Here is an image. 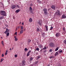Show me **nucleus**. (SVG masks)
Instances as JSON below:
<instances>
[{
	"instance_id": "nucleus-1",
	"label": "nucleus",
	"mask_w": 66,
	"mask_h": 66,
	"mask_svg": "<svg viewBox=\"0 0 66 66\" xmlns=\"http://www.w3.org/2000/svg\"><path fill=\"white\" fill-rule=\"evenodd\" d=\"M0 14L1 15H3V16H6V12L4 11H0Z\"/></svg>"
},
{
	"instance_id": "nucleus-2",
	"label": "nucleus",
	"mask_w": 66,
	"mask_h": 66,
	"mask_svg": "<svg viewBox=\"0 0 66 66\" xmlns=\"http://www.w3.org/2000/svg\"><path fill=\"white\" fill-rule=\"evenodd\" d=\"M44 13L45 15H47L48 14V12H47V9L45 8L43 9Z\"/></svg>"
},
{
	"instance_id": "nucleus-3",
	"label": "nucleus",
	"mask_w": 66,
	"mask_h": 66,
	"mask_svg": "<svg viewBox=\"0 0 66 66\" xmlns=\"http://www.w3.org/2000/svg\"><path fill=\"white\" fill-rule=\"evenodd\" d=\"M55 14L57 16H59V15H60V11L57 10V11H56L55 12Z\"/></svg>"
},
{
	"instance_id": "nucleus-4",
	"label": "nucleus",
	"mask_w": 66,
	"mask_h": 66,
	"mask_svg": "<svg viewBox=\"0 0 66 66\" xmlns=\"http://www.w3.org/2000/svg\"><path fill=\"white\" fill-rule=\"evenodd\" d=\"M55 7L56 6L54 5H52L51 6V8L52 9H53V10H55Z\"/></svg>"
},
{
	"instance_id": "nucleus-5",
	"label": "nucleus",
	"mask_w": 66,
	"mask_h": 66,
	"mask_svg": "<svg viewBox=\"0 0 66 66\" xmlns=\"http://www.w3.org/2000/svg\"><path fill=\"white\" fill-rule=\"evenodd\" d=\"M60 33L59 32H57L55 36L56 37H59L60 35Z\"/></svg>"
},
{
	"instance_id": "nucleus-6",
	"label": "nucleus",
	"mask_w": 66,
	"mask_h": 66,
	"mask_svg": "<svg viewBox=\"0 0 66 66\" xmlns=\"http://www.w3.org/2000/svg\"><path fill=\"white\" fill-rule=\"evenodd\" d=\"M49 45L51 47H53L54 46V43H50L49 44Z\"/></svg>"
},
{
	"instance_id": "nucleus-7",
	"label": "nucleus",
	"mask_w": 66,
	"mask_h": 66,
	"mask_svg": "<svg viewBox=\"0 0 66 66\" xmlns=\"http://www.w3.org/2000/svg\"><path fill=\"white\" fill-rule=\"evenodd\" d=\"M62 19H65L66 18V16L64 15H62Z\"/></svg>"
},
{
	"instance_id": "nucleus-8",
	"label": "nucleus",
	"mask_w": 66,
	"mask_h": 66,
	"mask_svg": "<svg viewBox=\"0 0 66 66\" xmlns=\"http://www.w3.org/2000/svg\"><path fill=\"white\" fill-rule=\"evenodd\" d=\"M9 32V30L8 29H7V28H6V30L5 32H4V33L5 34H6L7 33V32Z\"/></svg>"
},
{
	"instance_id": "nucleus-9",
	"label": "nucleus",
	"mask_w": 66,
	"mask_h": 66,
	"mask_svg": "<svg viewBox=\"0 0 66 66\" xmlns=\"http://www.w3.org/2000/svg\"><path fill=\"white\" fill-rule=\"evenodd\" d=\"M45 27L46 28V31H47L48 30V26L47 25L45 26Z\"/></svg>"
},
{
	"instance_id": "nucleus-10",
	"label": "nucleus",
	"mask_w": 66,
	"mask_h": 66,
	"mask_svg": "<svg viewBox=\"0 0 66 66\" xmlns=\"http://www.w3.org/2000/svg\"><path fill=\"white\" fill-rule=\"evenodd\" d=\"M26 63V61L25 60H23L22 62V64L23 65H25Z\"/></svg>"
},
{
	"instance_id": "nucleus-11",
	"label": "nucleus",
	"mask_w": 66,
	"mask_h": 66,
	"mask_svg": "<svg viewBox=\"0 0 66 66\" xmlns=\"http://www.w3.org/2000/svg\"><path fill=\"white\" fill-rule=\"evenodd\" d=\"M38 47L39 48H43V45H38Z\"/></svg>"
},
{
	"instance_id": "nucleus-12",
	"label": "nucleus",
	"mask_w": 66,
	"mask_h": 66,
	"mask_svg": "<svg viewBox=\"0 0 66 66\" xmlns=\"http://www.w3.org/2000/svg\"><path fill=\"white\" fill-rule=\"evenodd\" d=\"M38 24H39L41 26L42 24V22L41 21H39L38 22Z\"/></svg>"
},
{
	"instance_id": "nucleus-13",
	"label": "nucleus",
	"mask_w": 66,
	"mask_h": 66,
	"mask_svg": "<svg viewBox=\"0 0 66 66\" xmlns=\"http://www.w3.org/2000/svg\"><path fill=\"white\" fill-rule=\"evenodd\" d=\"M63 31H64V33L66 32V30H65V28L64 27H63Z\"/></svg>"
},
{
	"instance_id": "nucleus-14",
	"label": "nucleus",
	"mask_w": 66,
	"mask_h": 66,
	"mask_svg": "<svg viewBox=\"0 0 66 66\" xmlns=\"http://www.w3.org/2000/svg\"><path fill=\"white\" fill-rule=\"evenodd\" d=\"M59 54V53H58V52H56L55 53V56H57V55H58Z\"/></svg>"
},
{
	"instance_id": "nucleus-15",
	"label": "nucleus",
	"mask_w": 66,
	"mask_h": 66,
	"mask_svg": "<svg viewBox=\"0 0 66 66\" xmlns=\"http://www.w3.org/2000/svg\"><path fill=\"white\" fill-rule=\"evenodd\" d=\"M37 59L36 60H38L40 58V56H37Z\"/></svg>"
},
{
	"instance_id": "nucleus-16",
	"label": "nucleus",
	"mask_w": 66,
	"mask_h": 66,
	"mask_svg": "<svg viewBox=\"0 0 66 66\" xmlns=\"http://www.w3.org/2000/svg\"><path fill=\"white\" fill-rule=\"evenodd\" d=\"M29 22H32V18H30L29 20Z\"/></svg>"
},
{
	"instance_id": "nucleus-17",
	"label": "nucleus",
	"mask_w": 66,
	"mask_h": 66,
	"mask_svg": "<svg viewBox=\"0 0 66 66\" xmlns=\"http://www.w3.org/2000/svg\"><path fill=\"white\" fill-rule=\"evenodd\" d=\"M15 7H16V6L15 5H14L12 6L11 8L12 9H14V8H15Z\"/></svg>"
},
{
	"instance_id": "nucleus-18",
	"label": "nucleus",
	"mask_w": 66,
	"mask_h": 66,
	"mask_svg": "<svg viewBox=\"0 0 66 66\" xmlns=\"http://www.w3.org/2000/svg\"><path fill=\"white\" fill-rule=\"evenodd\" d=\"M32 10V7H30L29 8V11H30V12Z\"/></svg>"
},
{
	"instance_id": "nucleus-19",
	"label": "nucleus",
	"mask_w": 66,
	"mask_h": 66,
	"mask_svg": "<svg viewBox=\"0 0 66 66\" xmlns=\"http://www.w3.org/2000/svg\"><path fill=\"white\" fill-rule=\"evenodd\" d=\"M24 50L26 52L28 50V49H27V48H24Z\"/></svg>"
},
{
	"instance_id": "nucleus-20",
	"label": "nucleus",
	"mask_w": 66,
	"mask_h": 66,
	"mask_svg": "<svg viewBox=\"0 0 66 66\" xmlns=\"http://www.w3.org/2000/svg\"><path fill=\"white\" fill-rule=\"evenodd\" d=\"M7 52L8 51L7 50V51H6V52H5V55H6L7 54Z\"/></svg>"
},
{
	"instance_id": "nucleus-21",
	"label": "nucleus",
	"mask_w": 66,
	"mask_h": 66,
	"mask_svg": "<svg viewBox=\"0 0 66 66\" xmlns=\"http://www.w3.org/2000/svg\"><path fill=\"white\" fill-rule=\"evenodd\" d=\"M21 30H22V31H23V26H22L21 27Z\"/></svg>"
},
{
	"instance_id": "nucleus-22",
	"label": "nucleus",
	"mask_w": 66,
	"mask_h": 66,
	"mask_svg": "<svg viewBox=\"0 0 66 66\" xmlns=\"http://www.w3.org/2000/svg\"><path fill=\"white\" fill-rule=\"evenodd\" d=\"M19 11H20L19 9H18V10H16V12L17 13H19Z\"/></svg>"
},
{
	"instance_id": "nucleus-23",
	"label": "nucleus",
	"mask_w": 66,
	"mask_h": 66,
	"mask_svg": "<svg viewBox=\"0 0 66 66\" xmlns=\"http://www.w3.org/2000/svg\"><path fill=\"white\" fill-rule=\"evenodd\" d=\"M16 7H18V8H20V6H19V5H16Z\"/></svg>"
},
{
	"instance_id": "nucleus-24",
	"label": "nucleus",
	"mask_w": 66,
	"mask_h": 66,
	"mask_svg": "<svg viewBox=\"0 0 66 66\" xmlns=\"http://www.w3.org/2000/svg\"><path fill=\"white\" fill-rule=\"evenodd\" d=\"M36 51H39V48L38 47H37V48L36 49Z\"/></svg>"
},
{
	"instance_id": "nucleus-25",
	"label": "nucleus",
	"mask_w": 66,
	"mask_h": 66,
	"mask_svg": "<svg viewBox=\"0 0 66 66\" xmlns=\"http://www.w3.org/2000/svg\"><path fill=\"white\" fill-rule=\"evenodd\" d=\"M23 32V30H20V34H22Z\"/></svg>"
},
{
	"instance_id": "nucleus-26",
	"label": "nucleus",
	"mask_w": 66,
	"mask_h": 66,
	"mask_svg": "<svg viewBox=\"0 0 66 66\" xmlns=\"http://www.w3.org/2000/svg\"><path fill=\"white\" fill-rule=\"evenodd\" d=\"M36 30L37 31H38V32H39L40 31V30L39 29V28H38Z\"/></svg>"
},
{
	"instance_id": "nucleus-27",
	"label": "nucleus",
	"mask_w": 66,
	"mask_h": 66,
	"mask_svg": "<svg viewBox=\"0 0 66 66\" xmlns=\"http://www.w3.org/2000/svg\"><path fill=\"white\" fill-rule=\"evenodd\" d=\"M3 18V16H1V17L0 16V20L1 19H2Z\"/></svg>"
},
{
	"instance_id": "nucleus-28",
	"label": "nucleus",
	"mask_w": 66,
	"mask_h": 66,
	"mask_svg": "<svg viewBox=\"0 0 66 66\" xmlns=\"http://www.w3.org/2000/svg\"><path fill=\"white\" fill-rule=\"evenodd\" d=\"M9 35H10V33L9 32H8L6 34V36H9Z\"/></svg>"
},
{
	"instance_id": "nucleus-29",
	"label": "nucleus",
	"mask_w": 66,
	"mask_h": 66,
	"mask_svg": "<svg viewBox=\"0 0 66 66\" xmlns=\"http://www.w3.org/2000/svg\"><path fill=\"white\" fill-rule=\"evenodd\" d=\"M64 43L66 45V39L64 40Z\"/></svg>"
},
{
	"instance_id": "nucleus-30",
	"label": "nucleus",
	"mask_w": 66,
	"mask_h": 66,
	"mask_svg": "<svg viewBox=\"0 0 66 66\" xmlns=\"http://www.w3.org/2000/svg\"><path fill=\"white\" fill-rule=\"evenodd\" d=\"M31 40H30V39H28V42H31Z\"/></svg>"
},
{
	"instance_id": "nucleus-31",
	"label": "nucleus",
	"mask_w": 66,
	"mask_h": 66,
	"mask_svg": "<svg viewBox=\"0 0 66 66\" xmlns=\"http://www.w3.org/2000/svg\"><path fill=\"white\" fill-rule=\"evenodd\" d=\"M54 56H50V59H51L52 58H54Z\"/></svg>"
},
{
	"instance_id": "nucleus-32",
	"label": "nucleus",
	"mask_w": 66,
	"mask_h": 66,
	"mask_svg": "<svg viewBox=\"0 0 66 66\" xmlns=\"http://www.w3.org/2000/svg\"><path fill=\"white\" fill-rule=\"evenodd\" d=\"M53 28V27H51L50 29V30H52V29Z\"/></svg>"
},
{
	"instance_id": "nucleus-33",
	"label": "nucleus",
	"mask_w": 66,
	"mask_h": 66,
	"mask_svg": "<svg viewBox=\"0 0 66 66\" xmlns=\"http://www.w3.org/2000/svg\"><path fill=\"white\" fill-rule=\"evenodd\" d=\"M18 40V39L16 37V38H15V41H17Z\"/></svg>"
},
{
	"instance_id": "nucleus-34",
	"label": "nucleus",
	"mask_w": 66,
	"mask_h": 66,
	"mask_svg": "<svg viewBox=\"0 0 66 66\" xmlns=\"http://www.w3.org/2000/svg\"><path fill=\"white\" fill-rule=\"evenodd\" d=\"M29 55H30V54H29V53L28 52L27 53V56H29Z\"/></svg>"
},
{
	"instance_id": "nucleus-35",
	"label": "nucleus",
	"mask_w": 66,
	"mask_h": 66,
	"mask_svg": "<svg viewBox=\"0 0 66 66\" xmlns=\"http://www.w3.org/2000/svg\"><path fill=\"white\" fill-rule=\"evenodd\" d=\"M30 13H32V14H34L33 12L32 11V10L30 12Z\"/></svg>"
},
{
	"instance_id": "nucleus-36",
	"label": "nucleus",
	"mask_w": 66,
	"mask_h": 66,
	"mask_svg": "<svg viewBox=\"0 0 66 66\" xmlns=\"http://www.w3.org/2000/svg\"><path fill=\"white\" fill-rule=\"evenodd\" d=\"M46 47H45L43 48V50H46Z\"/></svg>"
},
{
	"instance_id": "nucleus-37",
	"label": "nucleus",
	"mask_w": 66,
	"mask_h": 66,
	"mask_svg": "<svg viewBox=\"0 0 66 66\" xmlns=\"http://www.w3.org/2000/svg\"><path fill=\"white\" fill-rule=\"evenodd\" d=\"M58 49L59 48H57L55 50V51H57L58 50Z\"/></svg>"
},
{
	"instance_id": "nucleus-38",
	"label": "nucleus",
	"mask_w": 66,
	"mask_h": 66,
	"mask_svg": "<svg viewBox=\"0 0 66 66\" xmlns=\"http://www.w3.org/2000/svg\"><path fill=\"white\" fill-rule=\"evenodd\" d=\"M38 61H37L36 62H35V64H37V63H38Z\"/></svg>"
},
{
	"instance_id": "nucleus-39",
	"label": "nucleus",
	"mask_w": 66,
	"mask_h": 66,
	"mask_svg": "<svg viewBox=\"0 0 66 66\" xmlns=\"http://www.w3.org/2000/svg\"><path fill=\"white\" fill-rule=\"evenodd\" d=\"M32 58H33L32 57H30V60L31 61H32Z\"/></svg>"
},
{
	"instance_id": "nucleus-40",
	"label": "nucleus",
	"mask_w": 66,
	"mask_h": 66,
	"mask_svg": "<svg viewBox=\"0 0 66 66\" xmlns=\"http://www.w3.org/2000/svg\"><path fill=\"white\" fill-rule=\"evenodd\" d=\"M4 55L3 53H2V57H4Z\"/></svg>"
},
{
	"instance_id": "nucleus-41",
	"label": "nucleus",
	"mask_w": 66,
	"mask_h": 66,
	"mask_svg": "<svg viewBox=\"0 0 66 66\" xmlns=\"http://www.w3.org/2000/svg\"><path fill=\"white\" fill-rule=\"evenodd\" d=\"M1 42H2V44L3 45V46H4V45L3 42V41H2Z\"/></svg>"
},
{
	"instance_id": "nucleus-42",
	"label": "nucleus",
	"mask_w": 66,
	"mask_h": 66,
	"mask_svg": "<svg viewBox=\"0 0 66 66\" xmlns=\"http://www.w3.org/2000/svg\"><path fill=\"white\" fill-rule=\"evenodd\" d=\"M63 52V51H59V53H62V52Z\"/></svg>"
},
{
	"instance_id": "nucleus-43",
	"label": "nucleus",
	"mask_w": 66,
	"mask_h": 66,
	"mask_svg": "<svg viewBox=\"0 0 66 66\" xmlns=\"http://www.w3.org/2000/svg\"><path fill=\"white\" fill-rule=\"evenodd\" d=\"M20 26H18V28H17L18 30L20 28Z\"/></svg>"
},
{
	"instance_id": "nucleus-44",
	"label": "nucleus",
	"mask_w": 66,
	"mask_h": 66,
	"mask_svg": "<svg viewBox=\"0 0 66 66\" xmlns=\"http://www.w3.org/2000/svg\"><path fill=\"white\" fill-rule=\"evenodd\" d=\"M34 64H31L29 66H34Z\"/></svg>"
},
{
	"instance_id": "nucleus-45",
	"label": "nucleus",
	"mask_w": 66,
	"mask_h": 66,
	"mask_svg": "<svg viewBox=\"0 0 66 66\" xmlns=\"http://www.w3.org/2000/svg\"><path fill=\"white\" fill-rule=\"evenodd\" d=\"M52 49H50L49 51L50 52H52Z\"/></svg>"
},
{
	"instance_id": "nucleus-46",
	"label": "nucleus",
	"mask_w": 66,
	"mask_h": 66,
	"mask_svg": "<svg viewBox=\"0 0 66 66\" xmlns=\"http://www.w3.org/2000/svg\"><path fill=\"white\" fill-rule=\"evenodd\" d=\"M17 55L15 54V57H17Z\"/></svg>"
},
{
	"instance_id": "nucleus-47",
	"label": "nucleus",
	"mask_w": 66,
	"mask_h": 66,
	"mask_svg": "<svg viewBox=\"0 0 66 66\" xmlns=\"http://www.w3.org/2000/svg\"><path fill=\"white\" fill-rule=\"evenodd\" d=\"M33 5V4H30V6H32Z\"/></svg>"
},
{
	"instance_id": "nucleus-48",
	"label": "nucleus",
	"mask_w": 66,
	"mask_h": 66,
	"mask_svg": "<svg viewBox=\"0 0 66 66\" xmlns=\"http://www.w3.org/2000/svg\"><path fill=\"white\" fill-rule=\"evenodd\" d=\"M31 52V51H29V52H28L29 54H30V53Z\"/></svg>"
},
{
	"instance_id": "nucleus-49",
	"label": "nucleus",
	"mask_w": 66,
	"mask_h": 66,
	"mask_svg": "<svg viewBox=\"0 0 66 66\" xmlns=\"http://www.w3.org/2000/svg\"><path fill=\"white\" fill-rule=\"evenodd\" d=\"M3 61V60L2 59H1L0 61V62H2V61Z\"/></svg>"
},
{
	"instance_id": "nucleus-50",
	"label": "nucleus",
	"mask_w": 66,
	"mask_h": 66,
	"mask_svg": "<svg viewBox=\"0 0 66 66\" xmlns=\"http://www.w3.org/2000/svg\"><path fill=\"white\" fill-rule=\"evenodd\" d=\"M43 52H44V53H45V52H47V51L46 50H45L44 51H43Z\"/></svg>"
},
{
	"instance_id": "nucleus-51",
	"label": "nucleus",
	"mask_w": 66,
	"mask_h": 66,
	"mask_svg": "<svg viewBox=\"0 0 66 66\" xmlns=\"http://www.w3.org/2000/svg\"><path fill=\"white\" fill-rule=\"evenodd\" d=\"M37 1L39 3H40V0H38Z\"/></svg>"
},
{
	"instance_id": "nucleus-52",
	"label": "nucleus",
	"mask_w": 66,
	"mask_h": 66,
	"mask_svg": "<svg viewBox=\"0 0 66 66\" xmlns=\"http://www.w3.org/2000/svg\"><path fill=\"white\" fill-rule=\"evenodd\" d=\"M43 49H42L40 50V52H42V51H43Z\"/></svg>"
},
{
	"instance_id": "nucleus-53",
	"label": "nucleus",
	"mask_w": 66,
	"mask_h": 66,
	"mask_svg": "<svg viewBox=\"0 0 66 66\" xmlns=\"http://www.w3.org/2000/svg\"><path fill=\"white\" fill-rule=\"evenodd\" d=\"M17 32H15V34H14L15 35H17Z\"/></svg>"
},
{
	"instance_id": "nucleus-54",
	"label": "nucleus",
	"mask_w": 66,
	"mask_h": 66,
	"mask_svg": "<svg viewBox=\"0 0 66 66\" xmlns=\"http://www.w3.org/2000/svg\"><path fill=\"white\" fill-rule=\"evenodd\" d=\"M42 36H43V37H44L45 36L44 34H42Z\"/></svg>"
},
{
	"instance_id": "nucleus-55",
	"label": "nucleus",
	"mask_w": 66,
	"mask_h": 66,
	"mask_svg": "<svg viewBox=\"0 0 66 66\" xmlns=\"http://www.w3.org/2000/svg\"><path fill=\"white\" fill-rule=\"evenodd\" d=\"M13 18L14 19H15V17H14V16L13 17Z\"/></svg>"
},
{
	"instance_id": "nucleus-56",
	"label": "nucleus",
	"mask_w": 66,
	"mask_h": 66,
	"mask_svg": "<svg viewBox=\"0 0 66 66\" xmlns=\"http://www.w3.org/2000/svg\"><path fill=\"white\" fill-rule=\"evenodd\" d=\"M16 36H14V38H15H15H16Z\"/></svg>"
},
{
	"instance_id": "nucleus-57",
	"label": "nucleus",
	"mask_w": 66,
	"mask_h": 66,
	"mask_svg": "<svg viewBox=\"0 0 66 66\" xmlns=\"http://www.w3.org/2000/svg\"><path fill=\"white\" fill-rule=\"evenodd\" d=\"M22 25H23L24 24V23L23 22H22Z\"/></svg>"
},
{
	"instance_id": "nucleus-58",
	"label": "nucleus",
	"mask_w": 66,
	"mask_h": 66,
	"mask_svg": "<svg viewBox=\"0 0 66 66\" xmlns=\"http://www.w3.org/2000/svg\"><path fill=\"white\" fill-rule=\"evenodd\" d=\"M47 66H50V64H48Z\"/></svg>"
},
{
	"instance_id": "nucleus-59",
	"label": "nucleus",
	"mask_w": 66,
	"mask_h": 66,
	"mask_svg": "<svg viewBox=\"0 0 66 66\" xmlns=\"http://www.w3.org/2000/svg\"><path fill=\"white\" fill-rule=\"evenodd\" d=\"M17 27H16V31H17Z\"/></svg>"
},
{
	"instance_id": "nucleus-60",
	"label": "nucleus",
	"mask_w": 66,
	"mask_h": 66,
	"mask_svg": "<svg viewBox=\"0 0 66 66\" xmlns=\"http://www.w3.org/2000/svg\"><path fill=\"white\" fill-rule=\"evenodd\" d=\"M6 26L7 27H8V26L7 25H6Z\"/></svg>"
},
{
	"instance_id": "nucleus-61",
	"label": "nucleus",
	"mask_w": 66,
	"mask_h": 66,
	"mask_svg": "<svg viewBox=\"0 0 66 66\" xmlns=\"http://www.w3.org/2000/svg\"><path fill=\"white\" fill-rule=\"evenodd\" d=\"M43 34H44V35L45 36V32L43 33Z\"/></svg>"
},
{
	"instance_id": "nucleus-62",
	"label": "nucleus",
	"mask_w": 66,
	"mask_h": 66,
	"mask_svg": "<svg viewBox=\"0 0 66 66\" xmlns=\"http://www.w3.org/2000/svg\"><path fill=\"white\" fill-rule=\"evenodd\" d=\"M50 10V9H48V11H49Z\"/></svg>"
},
{
	"instance_id": "nucleus-63",
	"label": "nucleus",
	"mask_w": 66,
	"mask_h": 66,
	"mask_svg": "<svg viewBox=\"0 0 66 66\" xmlns=\"http://www.w3.org/2000/svg\"><path fill=\"white\" fill-rule=\"evenodd\" d=\"M10 50H11V48H10Z\"/></svg>"
},
{
	"instance_id": "nucleus-64",
	"label": "nucleus",
	"mask_w": 66,
	"mask_h": 66,
	"mask_svg": "<svg viewBox=\"0 0 66 66\" xmlns=\"http://www.w3.org/2000/svg\"><path fill=\"white\" fill-rule=\"evenodd\" d=\"M14 48L13 47H12V49H13Z\"/></svg>"
}]
</instances>
